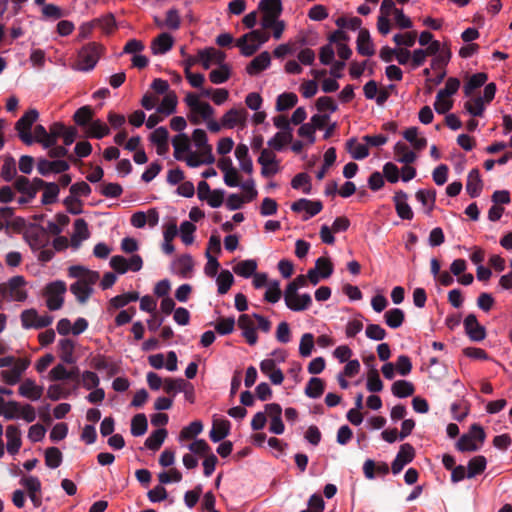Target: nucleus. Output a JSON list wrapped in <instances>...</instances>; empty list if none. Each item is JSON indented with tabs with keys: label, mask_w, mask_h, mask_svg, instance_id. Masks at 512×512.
I'll use <instances>...</instances> for the list:
<instances>
[{
	"label": "nucleus",
	"mask_w": 512,
	"mask_h": 512,
	"mask_svg": "<svg viewBox=\"0 0 512 512\" xmlns=\"http://www.w3.org/2000/svg\"><path fill=\"white\" fill-rule=\"evenodd\" d=\"M101 49V45L96 42L84 45L78 52L77 69L80 71L92 70L100 58Z\"/></svg>",
	"instance_id": "nucleus-1"
},
{
	"label": "nucleus",
	"mask_w": 512,
	"mask_h": 512,
	"mask_svg": "<svg viewBox=\"0 0 512 512\" xmlns=\"http://www.w3.org/2000/svg\"><path fill=\"white\" fill-rule=\"evenodd\" d=\"M38 117L39 113L36 109H29L15 124L19 138L26 145H31L34 142L31 128Z\"/></svg>",
	"instance_id": "nucleus-2"
},
{
	"label": "nucleus",
	"mask_w": 512,
	"mask_h": 512,
	"mask_svg": "<svg viewBox=\"0 0 512 512\" xmlns=\"http://www.w3.org/2000/svg\"><path fill=\"white\" fill-rule=\"evenodd\" d=\"M25 284L23 276H14L7 283L0 284V295L3 298L9 297L11 300L22 302L27 298L26 291L22 289Z\"/></svg>",
	"instance_id": "nucleus-3"
},
{
	"label": "nucleus",
	"mask_w": 512,
	"mask_h": 512,
	"mask_svg": "<svg viewBox=\"0 0 512 512\" xmlns=\"http://www.w3.org/2000/svg\"><path fill=\"white\" fill-rule=\"evenodd\" d=\"M66 292V284L63 281H54L49 283L45 288V294L48 296L46 305L49 310L55 311L62 307L64 299L63 294Z\"/></svg>",
	"instance_id": "nucleus-4"
},
{
	"label": "nucleus",
	"mask_w": 512,
	"mask_h": 512,
	"mask_svg": "<svg viewBox=\"0 0 512 512\" xmlns=\"http://www.w3.org/2000/svg\"><path fill=\"white\" fill-rule=\"evenodd\" d=\"M24 238L33 251L43 249L49 244L46 229L40 225H32L25 233Z\"/></svg>",
	"instance_id": "nucleus-5"
},
{
	"label": "nucleus",
	"mask_w": 512,
	"mask_h": 512,
	"mask_svg": "<svg viewBox=\"0 0 512 512\" xmlns=\"http://www.w3.org/2000/svg\"><path fill=\"white\" fill-rule=\"evenodd\" d=\"M298 289L299 288L296 286V284H294V282L291 281L287 285V287L284 291V301H285L286 306L290 310L296 311V312L307 310L312 304V298H311L310 294H308V293L303 294V297H302L303 305L292 304L293 298L297 297Z\"/></svg>",
	"instance_id": "nucleus-6"
},
{
	"label": "nucleus",
	"mask_w": 512,
	"mask_h": 512,
	"mask_svg": "<svg viewBox=\"0 0 512 512\" xmlns=\"http://www.w3.org/2000/svg\"><path fill=\"white\" fill-rule=\"evenodd\" d=\"M414 457V447L409 443L402 444L395 459L391 464L392 473L395 475L400 473L405 465L413 461Z\"/></svg>",
	"instance_id": "nucleus-7"
},
{
	"label": "nucleus",
	"mask_w": 512,
	"mask_h": 512,
	"mask_svg": "<svg viewBox=\"0 0 512 512\" xmlns=\"http://www.w3.org/2000/svg\"><path fill=\"white\" fill-rule=\"evenodd\" d=\"M463 325L465 333L471 341L480 342L486 338V329L478 322L475 314H468Z\"/></svg>",
	"instance_id": "nucleus-8"
},
{
	"label": "nucleus",
	"mask_w": 512,
	"mask_h": 512,
	"mask_svg": "<svg viewBox=\"0 0 512 512\" xmlns=\"http://www.w3.org/2000/svg\"><path fill=\"white\" fill-rule=\"evenodd\" d=\"M291 209L296 213L305 211L306 214L303 216V220L307 221L322 211L323 204L320 200L312 201L306 198H301L291 205Z\"/></svg>",
	"instance_id": "nucleus-9"
},
{
	"label": "nucleus",
	"mask_w": 512,
	"mask_h": 512,
	"mask_svg": "<svg viewBox=\"0 0 512 512\" xmlns=\"http://www.w3.org/2000/svg\"><path fill=\"white\" fill-rule=\"evenodd\" d=\"M69 168L70 165L67 161L59 159L54 161L40 159L37 164V170L43 176H47L51 172L63 173L69 170Z\"/></svg>",
	"instance_id": "nucleus-10"
},
{
	"label": "nucleus",
	"mask_w": 512,
	"mask_h": 512,
	"mask_svg": "<svg viewBox=\"0 0 512 512\" xmlns=\"http://www.w3.org/2000/svg\"><path fill=\"white\" fill-rule=\"evenodd\" d=\"M238 326L243 331L242 335L247 343L251 346L255 345L258 341V335L251 316L247 314L240 315L238 318Z\"/></svg>",
	"instance_id": "nucleus-11"
},
{
	"label": "nucleus",
	"mask_w": 512,
	"mask_h": 512,
	"mask_svg": "<svg viewBox=\"0 0 512 512\" xmlns=\"http://www.w3.org/2000/svg\"><path fill=\"white\" fill-rule=\"evenodd\" d=\"M407 199V193L402 190L397 191L393 197L397 215L403 220H411L414 215Z\"/></svg>",
	"instance_id": "nucleus-12"
},
{
	"label": "nucleus",
	"mask_w": 512,
	"mask_h": 512,
	"mask_svg": "<svg viewBox=\"0 0 512 512\" xmlns=\"http://www.w3.org/2000/svg\"><path fill=\"white\" fill-rule=\"evenodd\" d=\"M246 117L247 112L244 108H232L222 116V126L226 128H234L236 125H243Z\"/></svg>",
	"instance_id": "nucleus-13"
},
{
	"label": "nucleus",
	"mask_w": 512,
	"mask_h": 512,
	"mask_svg": "<svg viewBox=\"0 0 512 512\" xmlns=\"http://www.w3.org/2000/svg\"><path fill=\"white\" fill-rule=\"evenodd\" d=\"M18 392L21 396L36 401L42 397L43 387L36 385L34 380L27 378L19 386Z\"/></svg>",
	"instance_id": "nucleus-14"
},
{
	"label": "nucleus",
	"mask_w": 512,
	"mask_h": 512,
	"mask_svg": "<svg viewBox=\"0 0 512 512\" xmlns=\"http://www.w3.org/2000/svg\"><path fill=\"white\" fill-rule=\"evenodd\" d=\"M230 422L227 419H214L209 437L212 442L217 443L226 438L230 433Z\"/></svg>",
	"instance_id": "nucleus-15"
},
{
	"label": "nucleus",
	"mask_w": 512,
	"mask_h": 512,
	"mask_svg": "<svg viewBox=\"0 0 512 512\" xmlns=\"http://www.w3.org/2000/svg\"><path fill=\"white\" fill-rule=\"evenodd\" d=\"M357 52L362 56H372L375 53L374 45L370 33L366 28L359 30L357 37Z\"/></svg>",
	"instance_id": "nucleus-16"
},
{
	"label": "nucleus",
	"mask_w": 512,
	"mask_h": 512,
	"mask_svg": "<svg viewBox=\"0 0 512 512\" xmlns=\"http://www.w3.org/2000/svg\"><path fill=\"white\" fill-rule=\"evenodd\" d=\"M271 64V56L269 52L264 51L256 56L246 67V71L249 75H256L265 69H267Z\"/></svg>",
	"instance_id": "nucleus-17"
},
{
	"label": "nucleus",
	"mask_w": 512,
	"mask_h": 512,
	"mask_svg": "<svg viewBox=\"0 0 512 512\" xmlns=\"http://www.w3.org/2000/svg\"><path fill=\"white\" fill-rule=\"evenodd\" d=\"M6 438H7V451L14 455L16 454L22 444L21 441V431L15 425H9L6 428Z\"/></svg>",
	"instance_id": "nucleus-18"
},
{
	"label": "nucleus",
	"mask_w": 512,
	"mask_h": 512,
	"mask_svg": "<svg viewBox=\"0 0 512 512\" xmlns=\"http://www.w3.org/2000/svg\"><path fill=\"white\" fill-rule=\"evenodd\" d=\"M483 189V182L478 169H472L467 176L466 191L472 198L480 195Z\"/></svg>",
	"instance_id": "nucleus-19"
},
{
	"label": "nucleus",
	"mask_w": 512,
	"mask_h": 512,
	"mask_svg": "<svg viewBox=\"0 0 512 512\" xmlns=\"http://www.w3.org/2000/svg\"><path fill=\"white\" fill-rule=\"evenodd\" d=\"M174 158L178 161L184 160L183 153L190 151V139L185 133H180L172 139Z\"/></svg>",
	"instance_id": "nucleus-20"
},
{
	"label": "nucleus",
	"mask_w": 512,
	"mask_h": 512,
	"mask_svg": "<svg viewBox=\"0 0 512 512\" xmlns=\"http://www.w3.org/2000/svg\"><path fill=\"white\" fill-rule=\"evenodd\" d=\"M90 232L88 230L87 222L79 218L74 222V233L71 238V243L74 248H78L83 240L88 239Z\"/></svg>",
	"instance_id": "nucleus-21"
},
{
	"label": "nucleus",
	"mask_w": 512,
	"mask_h": 512,
	"mask_svg": "<svg viewBox=\"0 0 512 512\" xmlns=\"http://www.w3.org/2000/svg\"><path fill=\"white\" fill-rule=\"evenodd\" d=\"M173 43L174 40L170 34L161 33L152 41L151 50L155 55L165 54L172 48Z\"/></svg>",
	"instance_id": "nucleus-22"
},
{
	"label": "nucleus",
	"mask_w": 512,
	"mask_h": 512,
	"mask_svg": "<svg viewBox=\"0 0 512 512\" xmlns=\"http://www.w3.org/2000/svg\"><path fill=\"white\" fill-rule=\"evenodd\" d=\"M363 472L367 479H374L375 472L381 476H385L389 473V466L385 462L375 463L371 459H367L363 465Z\"/></svg>",
	"instance_id": "nucleus-23"
},
{
	"label": "nucleus",
	"mask_w": 512,
	"mask_h": 512,
	"mask_svg": "<svg viewBox=\"0 0 512 512\" xmlns=\"http://www.w3.org/2000/svg\"><path fill=\"white\" fill-rule=\"evenodd\" d=\"M59 357L66 364H74L76 358L74 356L75 343L69 338H64L59 341Z\"/></svg>",
	"instance_id": "nucleus-24"
},
{
	"label": "nucleus",
	"mask_w": 512,
	"mask_h": 512,
	"mask_svg": "<svg viewBox=\"0 0 512 512\" xmlns=\"http://www.w3.org/2000/svg\"><path fill=\"white\" fill-rule=\"evenodd\" d=\"M488 79V76L484 72L473 74L468 81L464 84L463 92L466 97H470L473 92L483 86Z\"/></svg>",
	"instance_id": "nucleus-25"
},
{
	"label": "nucleus",
	"mask_w": 512,
	"mask_h": 512,
	"mask_svg": "<svg viewBox=\"0 0 512 512\" xmlns=\"http://www.w3.org/2000/svg\"><path fill=\"white\" fill-rule=\"evenodd\" d=\"M346 150L355 160H362L369 156V149L367 145L359 144L356 138H350L347 140Z\"/></svg>",
	"instance_id": "nucleus-26"
},
{
	"label": "nucleus",
	"mask_w": 512,
	"mask_h": 512,
	"mask_svg": "<svg viewBox=\"0 0 512 512\" xmlns=\"http://www.w3.org/2000/svg\"><path fill=\"white\" fill-rule=\"evenodd\" d=\"M257 266V261L254 259L242 260L234 265L233 272L238 276L249 278L255 274Z\"/></svg>",
	"instance_id": "nucleus-27"
},
{
	"label": "nucleus",
	"mask_w": 512,
	"mask_h": 512,
	"mask_svg": "<svg viewBox=\"0 0 512 512\" xmlns=\"http://www.w3.org/2000/svg\"><path fill=\"white\" fill-rule=\"evenodd\" d=\"M93 117L94 110L91 106L85 105L75 111L73 121L80 127H86L91 124Z\"/></svg>",
	"instance_id": "nucleus-28"
},
{
	"label": "nucleus",
	"mask_w": 512,
	"mask_h": 512,
	"mask_svg": "<svg viewBox=\"0 0 512 512\" xmlns=\"http://www.w3.org/2000/svg\"><path fill=\"white\" fill-rule=\"evenodd\" d=\"M384 320L387 326L392 329H397L404 323L405 313L400 308H392L385 312Z\"/></svg>",
	"instance_id": "nucleus-29"
},
{
	"label": "nucleus",
	"mask_w": 512,
	"mask_h": 512,
	"mask_svg": "<svg viewBox=\"0 0 512 512\" xmlns=\"http://www.w3.org/2000/svg\"><path fill=\"white\" fill-rule=\"evenodd\" d=\"M487 466V460L484 456L478 455L471 458L467 465V478H474L482 474Z\"/></svg>",
	"instance_id": "nucleus-30"
},
{
	"label": "nucleus",
	"mask_w": 512,
	"mask_h": 512,
	"mask_svg": "<svg viewBox=\"0 0 512 512\" xmlns=\"http://www.w3.org/2000/svg\"><path fill=\"white\" fill-rule=\"evenodd\" d=\"M394 153L397 156V161L400 163L411 164L416 160V154L402 142H397L395 144Z\"/></svg>",
	"instance_id": "nucleus-31"
},
{
	"label": "nucleus",
	"mask_w": 512,
	"mask_h": 512,
	"mask_svg": "<svg viewBox=\"0 0 512 512\" xmlns=\"http://www.w3.org/2000/svg\"><path fill=\"white\" fill-rule=\"evenodd\" d=\"M70 291L72 294L75 295L79 303L84 304L87 302V300L93 293V288L86 286V284L77 280L76 282L70 285Z\"/></svg>",
	"instance_id": "nucleus-32"
},
{
	"label": "nucleus",
	"mask_w": 512,
	"mask_h": 512,
	"mask_svg": "<svg viewBox=\"0 0 512 512\" xmlns=\"http://www.w3.org/2000/svg\"><path fill=\"white\" fill-rule=\"evenodd\" d=\"M392 393L398 398H406L413 395L415 391L414 385L406 380H397L392 384Z\"/></svg>",
	"instance_id": "nucleus-33"
},
{
	"label": "nucleus",
	"mask_w": 512,
	"mask_h": 512,
	"mask_svg": "<svg viewBox=\"0 0 512 512\" xmlns=\"http://www.w3.org/2000/svg\"><path fill=\"white\" fill-rule=\"evenodd\" d=\"M325 389V382L318 377H312L306 387H305V394L309 398L317 399L319 398Z\"/></svg>",
	"instance_id": "nucleus-34"
},
{
	"label": "nucleus",
	"mask_w": 512,
	"mask_h": 512,
	"mask_svg": "<svg viewBox=\"0 0 512 512\" xmlns=\"http://www.w3.org/2000/svg\"><path fill=\"white\" fill-rule=\"evenodd\" d=\"M404 138L411 143L414 149L421 151L427 146V139L418 137V128L410 127L403 133Z\"/></svg>",
	"instance_id": "nucleus-35"
},
{
	"label": "nucleus",
	"mask_w": 512,
	"mask_h": 512,
	"mask_svg": "<svg viewBox=\"0 0 512 512\" xmlns=\"http://www.w3.org/2000/svg\"><path fill=\"white\" fill-rule=\"evenodd\" d=\"M167 437V430L159 428L155 430L146 440L145 446L153 451H157L162 446L165 438Z\"/></svg>",
	"instance_id": "nucleus-36"
},
{
	"label": "nucleus",
	"mask_w": 512,
	"mask_h": 512,
	"mask_svg": "<svg viewBox=\"0 0 512 512\" xmlns=\"http://www.w3.org/2000/svg\"><path fill=\"white\" fill-rule=\"evenodd\" d=\"M416 199L423 205L427 207L426 213L430 214V212L434 209V204L436 200V191L434 189L424 190L420 189L416 192Z\"/></svg>",
	"instance_id": "nucleus-37"
},
{
	"label": "nucleus",
	"mask_w": 512,
	"mask_h": 512,
	"mask_svg": "<svg viewBox=\"0 0 512 512\" xmlns=\"http://www.w3.org/2000/svg\"><path fill=\"white\" fill-rule=\"evenodd\" d=\"M174 269L177 274L186 278L193 269L192 257L188 254L182 255L174 262Z\"/></svg>",
	"instance_id": "nucleus-38"
},
{
	"label": "nucleus",
	"mask_w": 512,
	"mask_h": 512,
	"mask_svg": "<svg viewBox=\"0 0 512 512\" xmlns=\"http://www.w3.org/2000/svg\"><path fill=\"white\" fill-rule=\"evenodd\" d=\"M88 137L102 139L110 134V128L100 119L93 120L86 132Z\"/></svg>",
	"instance_id": "nucleus-39"
},
{
	"label": "nucleus",
	"mask_w": 512,
	"mask_h": 512,
	"mask_svg": "<svg viewBox=\"0 0 512 512\" xmlns=\"http://www.w3.org/2000/svg\"><path fill=\"white\" fill-rule=\"evenodd\" d=\"M298 101V97L295 93L285 92L280 94L276 100V110L279 112L286 111L293 108Z\"/></svg>",
	"instance_id": "nucleus-40"
},
{
	"label": "nucleus",
	"mask_w": 512,
	"mask_h": 512,
	"mask_svg": "<svg viewBox=\"0 0 512 512\" xmlns=\"http://www.w3.org/2000/svg\"><path fill=\"white\" fill-rule=\"evenodd\" d=\"M293 140V135L292 133H290L289 131H280V132H277L269 141H268V145L276 150V151H281L283 149V147L292 142Z\"/></svg>",
	"instance_id": "nucleus-41"
},
{
	"label": "nucleus",
	"mask_w": 512,
	"mask_h": 512,
	"mask_svg": "<svg viewBox=\"0 0 512 512\" xmlns=\"http://www.w3.org/2000/svg\"><path fill=\"white\" fill-rule=\"evenodd\" d=\"M148 422L144 413L136 414L131 420V434L134 437L142 436L146 433Z\"/></svg>",
	"instance_id": "nucleus-42"
},
{
	"label": "nucleus",
	"mask_w": 512,
	"mask_h": 512,
	"mask_svg": "<svg viewBox=\"0 0 512 512\" xmlns=\"http://www.w3.org/2000/svg\"><path fill=\"white\" fill-rule=\"evenodd\" d=\"M177 96L175 92L167 93L157 108L158 113L165 115L173 114L176 111Z\"/></svg>",
	"instance_id": "nucleus-43"
},
{
	"label": "nucleus",
	"mask_w": 512,
	"mask_h": 512,
	"mask_svg": "<svg viewBox=\"0 0 512 512\" xmlns=\"http://www.w3.org/2000/svg\"><path fill=\"white\" fill-rule=\"evenodd\" d=\"M258 9L263 14L280 16L283 10L281 0H261Z\"/></svg>",
	"instance_id": "nucleus-44"
},
{
	"label": "nucleus",
	"mask_w": 512,
	"mask_h": 512,
	"mask_svg": "<svg viewBox=\"0 0 512 512\" xmlns=\"http://www.w3.org/2000/svg\"><path fill=\"white\" fill-rule=\"evenodd\" d=\"M138 299H139L138 292H128V293H124V294L117 295V296L113 297L112 299H110L109 304L114 309H119V308L126 306L130 302L137 301Z\"/></svg>",
	"instance_id": "nucleus-45"
},
{
	"label": "nucleus",
	"mask_w": 512,
	"mask_h": 512,
	"mask_svg": "<svg viewBox=\"0 0 512 512\" xmlns=\"http://www.w3.org/2000/svg\"><path fill=\"white\" fill-rule=\"evenodd\" d=\"M465 110L473 117H481L485 111V102L481 96L465 102Z\"/></svg>",
	"instance_id": "nucleus-46"
},
{
	"label": "nucleus",
	"mask_w": 512,
	"mask_h": 512,
	"mask_svg": "<svg viewBox=\"0 0 512 512\" xmlns=\"http://www.w3.org/2000/svg\"><path fill=\"white\" fill-rule=\"evenodd\" d=\"M48 184H49V182H46L41 178H37V177L34 178L32 181H30V191L28 193V197L27 198H19L18 203L20 205L30 203L35 198L37 192L40 189H44Z\"/></svg>",
	"instance_id": "nucleus-47"
},
{
	"label": "nucleus",
	"mask_w": 512,
	"mask_h": 512,
	"mask_svg": "<svg viewBox=\"0 0 512 512\" xmlns=\"http://www.w3.org/2000/svg\"><path fill=\"white\" fill-rule=\"evenodd\" d=\"M236 46L240 48V52L245 57L254 55L260 48L259 44L250 42L247 36H241L236 40Z\"/></svg>",
	"instance_id": "nucleus-48"
},
{
	"label": "nucleus",
	"mask_w": 512,
	"mask_h": 512,
	"mask_svg": "<svg viewBox=\"0 0 512 512\" xmlns=\"http://www.w3.org/2000/svg\"><path fill=\"white\" fill-rule=\"evenodd\" d=\"M230 75L229 66L222 64L218 69H214L209 73V79L213 84H222L230 78Z\"/></svg>",
	"instance_id": "nucleus-49"
},
{
	"label": "nucleus",
	"mask_w": 512,
	"mask_h": 512,
	"mask_svg": "<svg viewBox=\"0 0 512 512\" xmlns=\"http://www.w3.org/2000/svg\"><path fill=\"white\" fill-rule=\"evenodd\" d=\"M234 283V277L229 270H222L217 277L219 294H226Z\"/></svg>",
	"instance_id": "nucleus-50"
},
{
	"label": "nucleus",
	"mask_w": 512,
	"mask_h": 512,
	"mask_svg": "<svg viewBox=\"0 0 512 512\" xmlns=\"http://www.w3.org/2000/svg\"><path fill=\"white\" fill-rule=\"evenodd\" d=\"M62 463V453L57 447H49L45 451V464L52 469L59 467Z\"/></svg>",
	"instance_id": "nucleus-51"
},
{
	"label": "nucleus",
	"mask_w": 512,
	"mask_h": 512,
	"mask_svg": "<svg viewBox=\"0 0 512 512\" xmlns=\"http://www.w3.org/2000/svg\"><path fill=\"white\" fill-rule=\"evenodd\" d=\"M435 58L431 61L432 69H444L449 63L452 53L449 47L443 48L439 53L434 55Z\"/></svg>",
	"instance_id": "nucleus-52"
},
{
	"label": "nucleus",
	"mask_w": 512,
	"mask_h": 512,
	"mask_svg": "<svg viewBox=\"0 0 512 512\" xmlns=\"http://www.w3.org/2000/svg\"><path fill=\"white\" fill-rule=\"evenodd\" d=\"M460 80L456 77H449L445 83V87L438 91V98H449L454 95L460 88Z\"/></svg>",
	"instance_id": "nucleus-53"
},
{
	"label": "nucleus",
	"mask_w": 512,
	"mask_h": 512,
	"mask_svg": "<svg viewBox=\"0 0 512 512\" xmlns=\"http://www.w3.org/2000/svg\"><path fill=\"white\" fill-rule=\"evenodd\" d=\"M203 430V424L201 421L196 420L191 422L188 426L184 427L180 432L181 440H188L196 437Z\"/></svg>",
	"instance_id": "nucleus-54"
},
{
	"label": "nucleus",
	"mask_w": 512,
	"mask_h": 512,
	"mask_svg": "<svg viewBox=\"0 0 512 512\" xmlns=\"http://www.w3.org/2000/svg\"><path fill=\"white\" fill-rule=\"evenodd\" d=\"M58 194L59 185L54 182H49V184L44 188V192L41 199L42 204L50 205L56 202Z\"/></svg>",
	"instance_id": "nucleus-55"
},
{
	"label": "nucleus",
	"mask_w": 512,
	"mask_h": 512,
	"mask_svg": "<svg viewBox=\"0 0 512 512\" xmlns=\"http://www.w3.org/2000/svg\"><path fill=\"white\" fill-rule=\"evenodd\" d=\"M185 385L186 380L182 378H166L164 380L163 389L167 394H172L174 396L176 393L181 392L182 389L185 388Z\"/></svg>",
	"instance_id": "nucleus-56"
},
{
	"label": "nucleus",
	"mask_w": 512,
	"mask_h": 512,
	"mask_svg": "<svg viewBox=\"0 0 512 512\" xmlns=\"http://www.w3.org/2000/svg\"><path fill=\"white\" fill-rule=\"evenodd\" d=\"M16 162L13 157L9 156L4 160V163L1 167V177L10 182L16 176Z\"/></svg>",
	"instance_id": "nucleus-57"
},
{
	"label": "nucleus",
	"mask_w": 512,
	"mask_h": 512,
	"mask_svg": "<svg viewBox=\"0 0 512 512\" xmlns=\"http://www.w3.org/2000/svg\"><path fill=\"white\" fill-rule=\"evenodd\" d=\"M293 189H303L305 194H309L311 191L310 177L307 173H298L294 176L291 181Z\"/></svg>",
	"instance_id": "nucleus-58"
},
{
	"label": "nucleus",
	"mask_w": 512,
	"mask_h": 512,
	"mask_svg": "<svg viewBox=\"0 0 512 512\" xmlns=\"http://www.w3.org/2000/svg\"><path fill=\"white\" fill-rule=\"evenodd\" d=\"M315 268L323 279L329 278L333 273V264L329 258L319 257L315 261Z\"/></svg>",
	"instance_id": "nucleus-59"
},
{
	"label": "nucleus",
	"mask_w": 512,
	"mask_h": 512,
	"mask_svg": "<svg viewBox=\"0 0 512 512\" xmlns=\"http://www.w3.org/2000/svg\"><path fill=\"white\" fill-rule=\"evenodd\" d=\"M367 389L370 392H380L383 389V382L380 379L379 373L376 369L372 368L368 373Z\"/></svg>",
	"instance_id": "nucleus-60"
},
{
	"label": "nucleus",
	"mask_w": 512,
	"mask_h": 512,
	"mask_svg": "<svg viewBox=\"0 0 512 512\" xmlns=\"http://www.w3.org/2000/svg\"><path fill=\"white\" fill-rule=\"evenodd\" d=\"M314 348V336L311 333H305L302 335L299 344V353L302 357H308L311 355Z\"/></svg>",
	"instance_id": "nucleus-61"
},
{
	"label": "nucleus",
	"mask_w": 512,
	"mask_h": 512,
	"mask_svg": "<svg viewBox=\"0 0 512 512\" xmlns=\"http://www.w3.org/2000/svg\"><path fill=\"white\" fill-rule=\"evenodd\" d=\"M196 230V226L190 221H184L180 225V233L182 242L185 245H190L194 241L193 233Z\"/></svg>",
	"instance_id": "nucleus-62"
},
{
	"label": "nucleus",
	"mask_w": 512,
	"mask_h": 512,
	"mask_svg": "<svg viewBox=\"0 0 512 512\" xmlns=\"http://www.w3.org/2000/svg\"><path fill=\"white\" fill-rule=\"evenodd\" d=\"M235 319L233 317L220 318L215 324V330L220 335H227L234 331Z\"/></svg>",
	"instance_id": "nucleus-63"
},
{
	"label": "nucleus",
	"mask_w": 512,
	"mask_h": 512,
	"mask_svg": "<svg viewBox=\"0 0 512 512\" xmlns=\"http://www.w3.org/2000/svg\"><path fill=\"white\" fill-rule=\"evenodd\" d=\"M100 193L108 198H118L123 193V188L118 183H104L101 185Z\"/></svg>",
	"instance_id": "nucleus-64"
}]
</instances>
